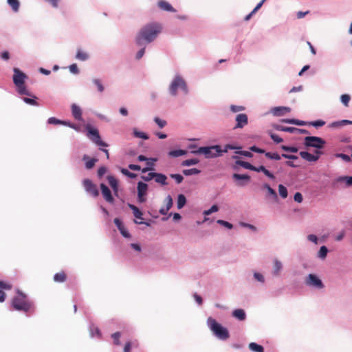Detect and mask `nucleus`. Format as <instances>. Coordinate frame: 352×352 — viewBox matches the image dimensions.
Listing matches in <instances>:
<instances>
[{
	"label": "nucleus",
	"mask_w": 352,
	"mask_h": 352,
	"mask_svg": "<svg viewBox=\"0 0 352 352\" xmlns=\"http://www.w3.org/2000/svg\"><path fill=\"white\" fill-rule=\"evenodd\" d=\"M8 3L12 7L14 12H17L19 8V2L18 0H8Z\"/></svg>",
	"instance_id": "obj_41"
},
{
	"label": "nucleus",
	"mask_w": 352,
	"mask_h": 352,
	"mask_svg": "<svg viewBox=\"0 0 352 352\" xmlns=\"http://www.w3.org/2000/svg\"><path fill=\"white\" fill-rule=\"evenodd\" d=\"M186 153V151L184 150L179 149V150H174L170 151L168 153V155L173 157H177L182 155H184Z\"/></svg>",
	"instance_id": "obj_35"
},
{
	"label": "nucleus",
	"mask_w": 352,
	"mask_h": 352,
	"mask_svg": "<svg viewBox=\"0 0 352 352\" xmlns=\"http://www.w3.org/2000/svg\"><path fill=\"white\" fill-rule=\"evenodd\" d=\"M236 164L238 165H240L241 166H242L246 169H249L251 170H256V166L252 165L251 164H250L249 162H247L238 160L236 162Z\"/></svg>",
	"instance_id": "obj_32"
},
{
	"label": "nucleus",
	"mask_w": 352,
	"mask_h": 352,
	"mask_svg": "<svg viewBox=\"0 0 352 352\" xmlns=\"http://www.w3.org/2000/svg\"><path fill=\"white\" fill-rule=\"evenodd\" d=\"M263 188L267 190V197H271L274 201H278V195L273 188L267 184H264Z\"/></svg>",
	"instance_id": "obj_18"
},
{
	"label": "nucleus",
	"mask_w": 352,
	"mask_h": 352,
	"mask_svg": "<svg viewBox=\"0 0 352 352\" xmlns=\"http://www.w3.org/2000/svg\"><path fill=\"white\" fill-rule=\"evenodd\" d=\"M217 223L221 226H225L226 228H227L228 229H232L233 228L232 224H231L230 223L224 220H220V219L217 220Z\"/></svg>",
	"instance_id": "obj_57"
},
{
	"label": "nucleus",
	"mask_w": 352,
	"mask_h": 352,
	"mask_svg": "<svg viewBox=\"0 0 352 352\" xmlns=\"http://www.w3.org/2000/svg\"><path fill=\"white\" fill-rule=\"evenodd\" d=\"M236 147L230 144H226L224 149H221L219 145L212 146L199 147L197 153L204 154L207 158L215 157L221 155L223 153H226L229 149H234Z\"/></svg>",
	"instance_id": "obj_4"
},
{
	"label": "nucleus",
	"mask_w": 352,
	"mask_h": 352,
	"mask_svg": "<svg viewBox=\"0 0 352 352\" xmlns=\"http://www.w3.org/2000/svg\"><path fill=\"white\" fill-rule=\"evenodd\" d=\"M94 84L97 87L98 91L100 93L103 92L104 90V87L102 83V81L98 78L93 79Z\"/></svg>",
	"instance_id": "obj_40"
},
{
	"label": "nucleus",
	"mask_w": 352,
	"mask_h": 352,
	"mask_svg": "<svg viewBox=\"0 0 352 352\" xmlns=\"http://www.w3.org/2000/svg\"><path fill=\"white\" fill-rule=\"evenodd\" d=\"M67 274L65 272L61 271L54 274L53 279L56 283H63L67 280Z\"/></svg>",
	"instance_id": "obj_23"
},
{
	"label": "nucleus",
	"mask_w": 352,
	"mask_h": 352,
	"mask_svg": "<svg viewBox=\"0 0 352 352\" xmlns=\"http://www.w3.org/2000/svg\"><path fill=\"white\" fill-rule=\"evenodd\" d=\"M133 134H134L135 137H136V138H142L144 140L148 139V136L146 133H144L143 132L138 131L135 129L133 131Z\"/></svg>",
	"instance_id": "obj_48"
},
{
	"label": "nucleus",
	"mask_w": 352,
	"mask_h": 352,
	"mask_svg": "<svg viewBox=\"0 0 352 352\" xmlns=\"http://www.w3.org/2000/svg\"><path fill=\"white\" fill-rule=\"evenodd\" d=\"M236 125L234 129H242L248 124V118L245 113H239L236 116Z\"/></svg>",
	"instance_id": "obj_13"
},
{
	"label": "nucleus",
	"mask_w": 352,
	"mask_h": 352,
	"mask_svg": "<svg viewBox=\"0 0 352 352\" xmlns=\"http://www.w3.org/2000/svg\"><path fill=\"white\" fill-rule=\"evenodd\" d=\"M283 122L289 123V124H294L298 126H305L308 124L309 122H306L305 121L299 120H295V119H286L283 120Z\"/></svg>",
	"instance_id": "obj_30"
},
{
	"label": "nucleus",
	"mask_w": 352,
	"mask_h": 352,
	"mask_svg": "<svg viewBox=\"0 0 352 352\" xmlns=\"http://www.w3.org/2000/svg\"><path fill=\"white\" fill-rule=\"evenodd\" d=\"M218 210H219L218 206L217 205H213L209 210H205L204 212V214L205 215H209V214H212V212L218 211Z\"/></svg>",
	"instance_id": "obj_56"
},
{
	"label": "nucleus",
	"mask_w": 352,
	"mask_h": 352,
	"mask_svg": "<svg viewBox=\"0 0 352 352\" xmlns=\"http://www.w3.org/2000/svg\"><path fill=\"white\" fill-rule=\"evenodd\" d=\"M325 141L319 137L307 136L304 139V144L307 147H314L317 150L322 148L325 144Z\"/></svg>",
	"instance_id": "obj_7"
},
{
	"label": "nucleus",
	"mask_w": 352,
	"mask_h": 352,
	"mask_svg": "<svg viewBox=\"0 0 352 352\" xmlns=\"http://www.w3.org/2000/svg\"><path fill=\"white\" fill-rule=\"evenodd\" d=\"M291 111L289 107H274L272 112L276 116H281Z\"/></svg>",
	"instance_id": "obj_16"
},
{
	"label": "nucleus",
	"mask_w": 352,
	"mask_h": 352,
	"mask_svg": "<svg viewBox=\"0 0 352 352\" xmlns=\"http://www.w3.org/2000/svg\"><path fill=\"white\" fill-rule=\"evenodd\" d=\"M232 316L239 320H244L246 318L245 313L242 309H237L233 311Z\"/></svg>",
	"instance_id": "obj_24"
},
{
	"label": "nucleus",
	"mask_w": 352,
	"mask_h": 352,
	"mask_svg": "<svg viewBox=\"0 0 352 352\" xmlns=\"http://www.w3.org/2000/svg\"><path fill=\"white\" fill-rule=\"evenodd\" d=\"M186 199L184 195H179L177 197V208H182L186 204Z\"/></svg>",
	"instance_id": "obj_37"
},
{
	"label": "nucleus",
	"mask_w": 352,
	"mask_h": 352,
	"mask_svg": "<svg viewBox=\"0 0 352 352\" xmlns=\"http://www.w3.org/2000/svg\"><path fill=\"white\" fill-rule=\"evenodd\" d=\"M23 100L27 104H29L31 105H37V102H36V100L34 99L29 98H23Z\"/></svg>",
	"instance_id": "obj_63"
},
{
	"label": "nucleus",
	"mask_w": 352,
	"mask_h": 352,
	"mask_svg": "<svg viewBox=\"0 0 352 352\" xmlns=\"http://www.w3.org/2000/svg\"><path fill=\"white\" fill-rule=\"evenodd\" d=\"M207 323L210 330L218 338L225 340L230 337L228 329L218 323L214 318H208Z\"/></svg>",
	"instance_id": "obj_5"
},
{
	"label": "nucleus",
	"mask_w": 352,
	"mask_h": 352,
	"mask_svg": "<svg viewBox=\"0 0 352 352\" xmlns=\"http://www.w3.org/2000/svg\"><path fill=\"white\" fill-rule=\"evenodd\" d=\"M322 154V152L319 150H316L315 154H311L307 151H300L299 153L300 156L307 162H316Z\"/></svg>",
	"instance_id": "obj_12"
},
{
	"label": "nucleus",
	"mask_w": 352,
	"mask_h": 352,
	"mask_svg": "<svg viewBox=\"0 0 352 352\" xmlns=\"http://www.w3.org/2000/svg\"><path fill=\"white\" fill-rule=\"evenodd\" d=\"M88 138L99 146L107 147L108 144L101 140L98 131L96 129L88 128Z\"/></svg>",
	"instance_id": "obj_8"
},
{
	"label": "nucleus",
	"mask_w": 352,
	"mask_h": 352,
	"mask_svg": "<svg viewBox=\"0 0 352 352\" xmlns=\"http://www.w3.org/2000/svg\"><path fill=\"white\" fill-rule=\"evenodd\" d=\"M249 349L254 352H264L263 347L261 345H259L255 342L250 343Z\"/></svg>",
	"instance_id": "obj_31"
},
{
	"label": "nucleus",
	"mask_w": 352,
	"mask_h": 352,
	"mask_svg": "<svg viewBox=\"0 0 352 352\" xmlns=\"http://www.w3.org/2000/svg\"><path fill=\"white\" fill-rule=\"evenodd\" d=\"M162 30V25L158 23H151L144 25L136 35V44L142 47L151 43L157 37Z\"/></svg>",
	"instance_id": "obj_1"
},
{
	"label": "nucleus",
	"mask_w": 352,
	"mask_h": 352,
	"mask_svg": "<svg viewBox=\"0 0 352 352\" xmlns=\"http://www.w3.org/2000/svg\"><path fill=\"white\" fill-rule=\"evenodd\" d=\"M12 285L8 283L0 281V289H10Z\"/></svg>",
	"instance_id": "obj_62"
},
{
	"label": "nucleus",
	"mask_w": 352,
	"mask_h": 352,
	"mask_svg": "<svg viewBox=\"0 0 352 352\" xmlns=\"http://www.w3.org/2000/svg\"><path fill=\"white\" fill-rule=\"evenodd\" d=\"M144 52H145V47H142V49H140L138 53L136 54V59L139 60L140 59L144 54Z\"/></svg>",
	"instance_id": "obj_64"
},
{
	"label": "nucleus",
	"mask_w": 352,
	"mask_h": 352,
	"mask_svg": "<svg viewBox=\"0 0 352 352\" xmlns=\"http://www.w3.org/2000/svg\"><path fill=\"white\" fill-rule=\"evenodd\" d=\"M159 8L164 11L167 12H175V9L173 8V7L167 1L164 0H160L158 1L157 3Z\"/></svg>",
	"instance_id": "obj_17"
},
{
	"label": "nucleus",
	"mask_w": 352,
	"mask_h": 352,
	"mask_svg": "<svg viewBox=\"0 0 352 352\" xmlns=\"http://www.w3.org/2000/svg\"><path fill=\"white\" fill-rule=\"evenodd\" d=\"M274 128L278 131L289 132L291 133H297V130H298V129L295 128V127L283 126H280V125H276L274 126Z\"/></svg>",
	"instance_id": "obj_26"
},
{
	"label": "nucleus",
	"mask_w": 352,
	"mask_h": 352,
	"mask_svg": "<svg viewBox=\"0 0 352 352\" xmlns=\"http://www.w3.org/2000/svg\"><path fill=\"white\" fill-rule=\"evenodd\" d=\"M82 184L87 192L94 197H96L99 195V192L96 185L94 184L91 179H85L82 181Z\"/></svg>",
	"instance_id": "obj_9"
},
{
	"label": "nucleus",
	"mask_w": 352,
	"mask_h": 352,
	"mask_svg": "<svg viewBox=\"0 0 352 352\" xmlns=\"http://www.w3.org/2000/svg\"><path fill=\"white\" fill-rule=\"evenodd\" d=\"M100 189L102 192V195L106 201L113 204L114 201V199L112 196L111 192L109 188L104 184H100Z\"/></svg>",
	"instance_id": "obj_14"
},
{
	"label": "nucleus",
	"mask_w": 352,
	"mask_h": 352,
	"mask_svg": "<svg viewBox=\"0 0 352 352\" xmlns=\"http://www.w3.org/2000/svg\"><path fill=\"white\" fill-rule=\"evenodd\" d=\"M129 208L133 210V214L135 218L142 219V212L139 210L138 207L134 205L129 204Z\"/></svg>",
	"instance_id": "obj_33"
},
{
	"label": "nucleus",
	"mask_w": 352,
	"mask_h": 352,
	"mask_svg": "<svg viewBox=\"0 0 352 352\" xmlns=\"http://www.w3.org/2000/svg\"><path fill=\"white\" fill-rule=\"evenodd\" d=\"M327 252H328V250H327V247L323 245V246L320 247L318 256V257H320L322 259L325 258L327 256Z\"/></svg>",
	"instance_id": "obj_43"
},
{
	"label": "nucleus",
	"mask_w": 352,
	"mask_h": 352,
	"mask_svg": "<svg viewBox=\"0 0 352 352\" xmlns=\"http://www.w3.org/2000/svg\"><path fill=\"white\" fill-rule=\"evenodd\" d=\"M265 1L266 0H261L254 8V10L245 17V21H249L251 19L252 16L254 14H255L262 7L263 4L265 3Z\"/></svg>",
	"instance_id": "obj_29"
},
{
	"label": "nucleus",
	"mask_w": 352,
	"mask_h": 352,
	"mask_svg": "<svg viewBox=\"0 0 352 352\" xmlns=\"http://www.w3.org/2000/svg\"><path fill=\"white\" fill-rule=\"evenodd\" d=\"M72 115L76 120H80L82 119V111L80 108L76 104H74L72 106Z\"/></svg>",
	"instance_id": "obj_21"
},
{
	"label": "nucleus",
	"mask_w": 352,
	"mask_h": 352,
	"mask_svg": "<svg viewBox=\"0 0 352 352\" xmlns=\"http://www.w3.org/2000/svg\"><path fill=\"white\" fill-rule=\"evenodd\" d=\"M250 150L251 151H253V152H256V153H265V151L264 149H262V148H260L256 146H252L250 148Z\"/></svg>",
	"instance_id": "obj_59"
},
{
	"label": "nucleus",
	"mask_w": 352,
	"mask_h": 352,
	"mask_svg": "<svg viewBox=\"0 0 352 352\" xmlns=\"http://www.w3.org/2000/svg\"><path fill=\"white\" fill-rule=\"evenodd\" d=\"M244 109H245V107L243 106H239V105H234V104H232L230 106V110L233 113L242 111Z\"/></svg>",
	"instance_id": "obj_50"
},
{
	"label": "nucleus",
	"mask_w": 352,
	"mask_h": 352,
	"mask_svg": "<svg viewBox=\"0 0 352 352\" xmlns=\"http://www.w3.org/2000/svg\"><path fill=\"white\" fill-rule=\"evenodd\" d=\"M155 173H149L147 175L142 176V178L146 182H149L155 178Z\"/></svg>",
	"instance_id": "obj_60"
},
{
	"label": "nucleus",
	"mask_w": 352,
	"mask_h": 352,
	"mask_svg": "<svg viewBox=\"0 0 352 352\" xmlns=\"http://www.w3.org/2000/svg\"><path fill=\"white\" fill-rule=\"evenodd\" d=\"M82 160L85 161V167L87 169H91L96 164V162L98 161L96 158L90 159L89 157L87 155H85L82 157Z\"/></svg>",
	"instance_id": "obj_20"
},
{
	"label": "nucleus",
	"mask_w": 352,
	"mask_h": 352,
	"mask_svg": "<svg viewBox=\"0 0 352 352\" xmlns=\"http://www.w3.org/2000/svg\"><path fill=\"white\" fill-rule=\"evenodd\" d=\"M340 100L344 106L348 107L349 101L351 100V97L348 94H342L340 97Z\"/></svg>",
	"instance_id": "obj_45"
},
{
	"label": "nucleus",
	"mask_w": 352,
	"mask_h": 352,
	"mask_svg": "<svg viewBox=\"0 0 352 352\" xmlns=\"http://www.w3.org/2000/svg\"><path fill=\"white\" fill-rule=\"evenodd\" d=\"M254 171L263 172L267 177L272 179H274L275 178L274 175L272 173H270L267 169H266L264 166H260L258 167L256 166V170H254Z\"/></svg>",
	"instance_id": "obj_27"
},
{
	"label": "nucleus",
	"mask_w": 352,
	"mask_h": 352,
	"mask_svg": "<svg viewBox=\"0 0 352 352\" xmlns=\"http://www.w3.org/2000/svg\"><path fill=\"white\" fill-rule=\"evenodd\" d=\"M200 173H201V170L197 168H190V169H185L183 170V173L186 176H189V175H197V174H199Z\"/></svg>",
	"instance_id": "obj_38"
},
{
	"label": "nucleus",
	"mask_w": 352,
	"mask_h": 352,
	"mask_svg": "<svg viewBox=\"0 0 352 352\" xmlns=\"http://www.w3.org/2000/svg\"><path fill=\"white\" fill-rule=\"evenodd\" d=\"M13 72V82L16 86L19 94L31 96L32 95L27 89L25 83V80L28 78V76L18 68H14Z\"/></svg>",
	"instance_id": "obj_3"
},
{
	"label": "nucleus",
	"mask_w": 352,
	"mask_h": 352,
	"mask_svg": "<svg viewBox=\"0 0 352 352\" xmlns=\"http://www.w3.org/2000/svg\"><path fill=\"white\" fill-rule=\"evenodd\" d=\"M154 121L159 126L160 128H163L166 125V122L165 120H161L158 117H155L154 118Z\"/></svg>",
	"instance_id": "obj_54"
},
{
	"label": "nucleus",
	"mask_w": 352,
	"mask_h": 352,
	"mask_svg": "<svg viewBox=\"0 0 352 352\" xmlns=\"http://www.w3.org/2000/svg\"><path fill=\"white\" fill-rule=\"evenodd\" d=\"M17 295L12 300V307L17 311L28 312L33 308V302L28 299L26 294L20 290L16 291Z\"/></svg>",
	"instance_id": "obj_2"
},
{
	"label": "nucleus",
	"mask_w": 352,
	"mask_h": 352,
	"mask_svg": "<svg viewBox=\"0 0 352 352\" xmlns=\"http://www.w3.org/2000/svg\"><path fill=\"white\" fill-rule=\"evenodd\" d=\"M324 124H325L324 121L318 120L309 122L308 125L314 126L315 127H320V126H322L323 125H324Z\"/></svg>",
	"instance_id": "obj_51"
},
{
	"label": "nucleus",
	"mask_w": 352,
	"mask_h": 352,
	"mask_svg": "<svg viewBox=\"0 0 352 352\" xmlns=\"http://www.w3.org/2000/svg\"><path fill=\"white\" fill-rule=\"evenodd\" d=\"M232 177L236 181L244 180L246 182H248L250 179V176L248 175H241L238 173H234Z\"/></svg>",
	"instance_id": "obj_36"
},
{
	"label": "nucleus",
	"mask_w": 352,
	"mask_h": 352,
	"mask_svg": "<svg viewBox=\"0 0 352 352\" xmlns=\"http://www.w3.org/2000/svg\"><path fill=\"white\" fill-rule=\"evenodd\" d=\"M346 124H352V121L348 120L336 121L331 122L329 126L331 128H340Z\"/></svg>",
	"instance_id": "obj_19"
},
{
	"label": "nucleus",
	"mask_w": 352,
	"mask_h": 352,
	"mask_svg": "<svg viewBox=\"0 0 352 352\" xmlns=\"http://www.w3.org/2000/svg\"><path fill=\"white\" fill-rule=\"evenodd\" d=\"M268 133L270 134L271 138L274 140V142L276 143H280L283 141V140L280 138L278 135L273 133L272 132L270 131L268 132Z\"/></svg>",
	"instance_id": "obj_49"
},
{
	"label": "nucleus",
	"mask_w": 352,
	"mask_h": 352,
	"mask_svg": "<svg viewBox=\"0 0 352 352\" xmlns=\"http://www.w3.org/2000/svg\"><path fill=\"white\" fill-rule=\"evenodd\" d=\"M198 162H199V160L197 159H188V160H186L183 161L182 163V165L186 166H189L197 164Z\"/></svg>",
	"instance_id": "obj_42"
},
{
	"label": "nucleus",
	"mask_w": 352,
	"mask_h": 352,
	"mask_svg": "<svg viewBox=\"0 0 352 352\" xmlns=\"http://www.w3.org/2000/svg\"><path fill=\"white\" fill-rule=\"evenodd\" d=\"M180 88L184 94L188 92L187 85L184 80L179 76H176L169 87V91L172 96H175L177 94V89Z\"/></svg>",
	"instance_id": "obj_6"
},
{
	"label": "nucleus",
	"mask_w": 352,
	"mask_h": 352,
	"mask_svg": "<svg viewBox=\"0 0 352 352\" xmlns=\"http://www.w3.org/2000/svg\"><path fill=\"white\" fill-rule=\"evenodd\" d=\"M170 176L176 181L177 184L182 183L184 179L183 176L179 174H171Z\"/></svg>",
	"instance_id": "obj_53"
},
{
	"label": "nucleus",
	"mask_w": 352,
	"mask_h": 352,
	"mask_svg": "<svg viewBox=\"0 0 352 352\" xmlns=\"http://www.w3.org/2000/svg\"><path fill=\"white\" fill-rule=\"evenodd\" d=\"M278 192L280 196L283 199L287 198L288 195L287 188L282 184L278 185Z\"/></svg>",
	"instance_id": "obj_39"
},
{
	"label": "nucleus",
	"mask_w": 352,
	"mask_h": 352,
	"mask_svg": "<svg viewBox=\"0 0 352 352\" xmlns=\"http://www.w3.org/2000/svg\"><path fill=\"white\" fill-rule=\"evenodd\" d=\"M108 182L111 187L112 188L114 194L118 195V185L117 179L113 176H109L107 177Z\"/></svg>",
	"instance_id": "obj_22"
},
{
	"label": "nucleus",
	"mask_w": 352,
	"mask_h": 352,
	"mask_svg": "<svg viewBox=\"0 0 352 352\" xmlns=\"http://www.w3.org/2000/svg\"><path fill=\"white\" fill-rule=\"evenodd\" d=\"M121 337V334L120 332H116L111 335V338L113 339V343L116 345H120V338Z\"/></svg>",
	"instance_id": "obj_46"
},
{
	"label": "nucleus",
	"mask_w": 352,
	"mask_h": 352,
	"mask_svg": "<svg viewBox=\"0 0 352 352\" xmlns=\"http://www.w3.org/2000/svg\"><path fill=\"white\" fill-rule=\"evenodd\" d=\"M282 269V263L278 260L276 259L274 261V270L273 273L274 275L277 276L279 274L280 271Z\"/></svg>",
	"instance_id": "obj_34"
},
{
	"label": "nucleus",
	"mask_w": 352,
	"mask_h": 352,
	"mask_svg": "<svg viewBox=\"0 0 352 352\" xmlns=\"http://www.w3.org/2000/svg\"><path fill=\"white\" fill-rule=\"evenodd\" d=\"M47 122L51 124H65V122L58 120L54 117L50 118Z\"/></svg>",
	"instance_id": "obj_47"
},
{
	"label": "nucleus",
	"mask_w": 352,
	"mask_h": 352,
	"mask_svg": "<svg viewBox=\"0 0 352 352\" xmlns=\"http://www.w3.org/2000/svg\"><path fill=\"white\" fill-rule=\"evenodd\" d=\"M138 199L140 203H143L146 201V195L148 190V185L142 182L138 183Z\"/></svg>",
	"instance_id": "obj_11"
},
{
	"label": "nucleus",
	"mask_w": 352,
	"mask_h": 352,
	"mask_svg": "<svg viewBox=\"0 0 352 352\" xmlns=\"http://www.w3.org/2000/svg\"><path fill=\"white\" fill-rule=\"evenodd\" d=\"M154 179H155V181L158 184H160L164 186L167 185V182H166L167 177L165 175H164L162 173H155Z\"/></svg>",
	"instance_id": "obj_25"
},
{
	"label": "nucleus",
	"mask_w": 352,
	"mask_h": 352,
	"mask_svg": "<svg viewBox=\"0 0 352 352\" xmlns=\"http://www.w3.org/2000/svg\"><path fill=\"white\" fill-rule=\"evenodd\" d=\"M294 201L298 203H301L302 201V195L300 192H296L294 197Z\"/></svg>",
	"instance_id": "obj_61"
},
{
	"label": "nucleus",
	"mask_w": 352,
	"mask_h": 352,
	"mask_svg": "<svg viewBox=\"0 0 352 352\" xmlns=\"http://www.w3.org/2000/svg\"><path fill=\"white\" fill-rule=\"evenodd\" d=\"M69 71L74 74H78L79 73L78 67L76 63L72 64L69 67Z\"/></svg>",
	"instance_id": "obj_58"
},
{
	"label": "nucleus",
	"mask_w": 352,
	"mask_h": 352,
	"mask_svg": "<svg viewBox=\"0 0 352 352\" xmlns=\"http://www.w3.org/2000/svg\"><path fill=\"white\" fill-rule=\"evenodd\" d=\"M305 283L307 285L311 286L318 289L324 287L322 280L316 275L310 274L306 278Z\"/></svg>",
	"instance_id": "obj_10"
},
{
	"label": "nucleus",
	"mask_w": 352,
	"mask_h": 352,
	"mask_svg": "<svg viewBox=\"0 0 352 352\" xmlns=\"http://www.w3.org/2000/svg\"><path fill=\"white\" fill-rule=\"evenodd\" d=\"M76 58L81 61H85L89 58V54L87 52L82 51V50L78 49L77 50Z\"/></svg>",
	"instance_id": "obj_28"
},
{
	"label": "nucleus",
	"mask_w": 352,
	"mask_h": 352,
	"mask_svg": "<svg viewBox=\"0 0 352 352\" xmlns=\"http://www.w3.org/2000/svg\"><path fill=\"white\" fill-rule=\"evenodd\" d=\"M166 208L169 210L173 206V199L170 195H168L165 199Z\"/></svg>",
	"instance_id": "obj_55"
},
{
	"label": "nucleus",
	"mask_w": 352,
	"mask_h": 352,
	"mask_svg": "<svg viewBox=\"0 0 352 352\" xmlns=\"http://www.w3.org/2000/svg\"><path fill=\"white\" fill-rule=\"evenodd\" d=\"M114 223L116 224V226H117V228H118L120 233L122 234V235L124 237H125V238L130 237V234L126 230V229L124 228V225L122 224V222L121 221V220L120 219L116 218L114 219Z\"/></svg>",
	"instance_id": "obj_15"
},
{
	"label": "nucleus",
	"mask_w": 352,
	"mask_h": 352,
	"mask_svg": "<svg viewBox=\"0 0 352 352\" xmlns=\"http://www.w3.org/2000/svg\"><path fill=\"white\" fill-rule=\"evenodd\" d=\"M265 156L271 160H280V155L277 153L266 152Z\"/></svg>",
	"instance_id": "obj_44"
},
{
	"label": "nucleus",
	"mask_w": 352,
	"mask_h": 352,
	"mask_svg": "<svg viewBox=\"0 0 352 352\" xmlns=\"http://www.w3.org/2000/svg\"><path fill=\"white\" fill-rule=\"evenodd\" d=\"M281 148L285 151H289L292 153H296L298 152V148L294 146H288L285 145L281 146Z\"/></svg>",
	"instance_id": "obj_52"
}]
</instances>
